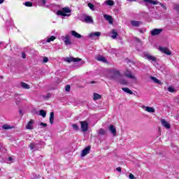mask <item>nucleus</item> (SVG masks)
Segmentation results:
<instances>
[{
	"label": "nucleus",
	"instance_id": "1",
	"mask_svg": "<svg viewBox=\"0 0 179 179\" xmlns=\"http://www.w3.org/2000/svg\"><path fill=\"white\" fill-rule=\"evenodd\" d=\"M72 10L69 7H64L62 8V10H59L57 12L58 16H67L66 13H71Z\"/></svg>",
	"mask_w": 179,
	"mask_h": 179
},
{
	"label": "nucleus",
	"instance_id": "2",
	"mask_svg": "<svg viewBox=\"0 0 179 179\" xmlns=\"http://www.w3.org/2000/svg\"><path fill=\"white\" fill-rule=\"evenodd\" d=\"M64 61L66 62H69V64H71V62H80V61H82V59L79 58V57H66L64 59Z\"/></svg>",
	"mask_w": 179,
	"mask_h": 179
},
{
	"label": "nucleus",
	"instance_id": "3",
	"mask_svg": "<svg viewBox=\"0 0 179 179\" xmlns=\"http://www.w3.org/2000/svg\"><path fill=\"white\" fill-rule=\"evenodd\" d=\"M62 40L64 41L65 45H72V41H71V36L69 35H66L65 36H62Z\"/></svg>",
	"mask_w": 179,
	"mask_h": 179
},
{
	"label": "nucleus",
	"instance_id": "4",
	"mask_svg": "<svg viewBox=\"0 0 179 179\" xmlns=\"http://www.w3.org/2000/svg\"><path fill=\"white\" fill-rule=\"evenodd\" d=\"M80 124L81 125L83 132H87V130L89 129V123L86 121H80Z\"/></svg>",
	"mask_w": 179,
	"mask_h": 179
},
{
	"label": "nucleus",
	"instance_id": "5",
	"mask_svg": "<svg viewBox=\"0 0 179 179\" xmlns=\"http://www.w3.org/2000/svg\"><path fill=\"white\" fill-rule=\"evenodd\" d=\"M91 149H92V147L89 145L86 147L84 150H83L80 155L81 157H85V156H87V155H89L90 153Z\"/></svg>",
	"mask_w": 179,
	"mask_h": 179
},
{
	"label": "nucleus",
	"instance_id": "6",
	"mask_svg": "<svg viewBox=\"0 0 179 179\" xmlns=\"http://www.w3.org/2000/svg\"><path fill=\"white\" fill-rule=\"evenodd\" d=\"M108 129L110 132L113 135V136H117V129H115V127H114V125H109Z\"/></svg>",
	"mask_w": 179,
	"mask_h": 179
},
{
	"label": "nucleus",
	"instance_id": "7",
	"mask_svg": "<svg viewBox=\"0 0 179 179\" xmlns=\"http://www.w3.org/2000/svg\"><path fill=\"white\" fill-rule=\"evenodd\" d=\"M162 31V29H154L151 31V36H159Z\"/></svg>",
	"mask_w": 179,
	"mask_h": 179
},
{
	"label": "nucleus",
	"instance_id": "8",
	"mask_svg": "<svg viewBox=\"0 0 179 179\" xmlns=\"http://www.w3.org/2000/svg\"><path fill=\"white\" fill-rule=\"evenodd\" d=\"M161 123L162 127H164V128H166L167 129H170L171 128L170 123L167 122L164 119L161 120Z\"/></svg>",
	"mask_w": 179,
	"mask_h": 179
},
{
	"label": "nucleus",
	"instance_id": "9",
	"mask_svg": "<svg viewBox=\"0 0 179 179\" xmlns=\"http://www.w3.org/2000/svg\"><path fill=\"white\" fill-rule=\"evenodd\" d=\"M160 51L163 52V54H166V55H171V51L167 48L159 47Z\"/></svg>",
	"mask_w": 179,
	"mask_h": 179
},
{
	"label": "nucleus",
	"instance_id": "10",
	"mask_svg": "<svg viewBox=\"0 0 179 179\" xmlns=\"http://www.w3.org/2000/svg\"><path fill=\"white\" fill-rule=\"evenodd\" d=\"M104 19L107 20L110 24H113L114 23V19L113 18V16L108 15H103Z\"/></svg>",
	"mask_w": 179,
	"mask_h": 179
},
{
	"label": "nucleus",
	"instance_id": "11",
	"mask_svg": "<svg viewBox=\"0 0 179 179\" xmlns=\"http://www.w3.org/2000/svg\"><path fill=\"white\" fill-rule=\"evenodd\" d=\"M112 74V79H117V78H120V76H121V73H120V71L117 70L113 71Z\"/></svg>",
	"mask_w": 179,
	"mask_h": 179
},
{
	"label": "nucleus",
	"instance_id": "12",
	"mask_svg": "<svg viewBox=\"0 0 179 179\" xmlns=\"http://www.w3.org/2000/svg\"><path fill=\"white\" fill-rule=\"evenodd\" d=\"M100 36H101V32L100 31L93 32L89 34L90 38H93V37H100Z\"/></svg>",
	"mask_w": 179,
	"mask_h": 179
},
{
	"label": "nucleus",
	"instance_id": "13",
	"mask_svg": "<svg viewBox=\"0 0 179 179\" xmlns=\"http://www.w3.org/2000/svg\"><path fill=\"white\" fill-rule=\"evenodd\" d=\"M146 59H148V61H152V62H156L157 59L155 56H152L149 54H147L145 55Z\"/></svg>",
	"mask_w": 179,
	"mask_h": 179
},
{
	"label": "nucleus",
	"instance_id": "14",
	"mask_svg": "<svg viewBox=\"0 0 179 179\" xmlns=\"http://www.w3.org/2000/svg\"><path fill=\"white\" fill-rule=\"evenodd\" d=\"M71 34L76 38H82V35L76 32V31H71Z\"/></svg>",
	"mask_w": 179,
	"mask_h": 179
},
{
	"label": "nucleus",
	"instance_id": "15",
	"mask_svg": "<svg viewBox=\"0 0 179 179\" xmlns=\"http://www.w3.org/2000/svg\"><path fill=\"white\" fill-rule=\"evenodd\" d=\"M83 22H85V23H93V18L89 15H86Z\"/></svg>",
	"mask_w": 179,
	"mask_h": 179
},
{
	"label": "nucleus",
	"instance_id": "16",
	"mask_svg": "<svg viewBox=\"0 0 179 179\" xmlns=\"http://www.w3.org/2000/svg\"><path fill=\"white\" fill-rule=\"evenodd\" d=\"M96 59L100 62H107V59L103 56L98 55L96 57Z\"/></svg>",
	"mask_w": 179,
	"mask_h": 179
},
{
	"label": "nucleus",
	"instance_id": "17",
	"mask_svg": "<svg viewBox=\"0 0 179 179\" xmlns=\"http://www.w3.org/2000/svg\"><path fill=\"white\" fill-rule=\"evenodd\" d=\"M34 122V121L33 120H31L26 125L27 129H33Z\"/></svg>",
	"mask_w": 179,
	"mask_h": 179
},
{
	"label": "nucleus",
	"instance_id": "18",
	"mask_svg": "<svg viewBox=\"0 0 179 179\" xmlns=\"http://www.w3.org/2000/svg\"><path fill=\"white\" fill-rule=\"evenodd\" d=\"M2 128H3V129H6V130H8V129H15V126H10V125H9L8 124H4L2 126Z\"/></svg>",
	"mask_w": 179,
	"mask_h": 179
},
{
	"label": "nucleus",
	"instance_id": "19",
	"mask_svg": "<svg viewBox=\"0 0 179 179\" xmlns=\"http://www.w3.org/2000/svg\"><path fill=\"white\" fill-rule=\"evenodd\" d=\"M144 2H147L148 3H150L151 5H158L159 1H153V0H143Z\"/></svg>",
	"mask_w": 179,
	"mask_h": 179
},
{
	"label": "nucleus",
	"instance_id": "20",
	"mask_svg": "<svg viewBox=\"0 0 179 179\" xmlns=\"http://www.w3.org/2000/svg\"><path fill=\"white\" fill-rule=\"evenodd\" d=\"M150 78L151 80H153L155 83H157L158 85H162V82L159 81V79H157L156 77L150 76Z\"/></svg>",
	"mask_w": 179,
	"mask_h": 179
},
{
	"label": "nucleus",
	"instance_id": "21",
	"mask_svg": "<svg viewBox=\"0 0 179 179\" xmlns=\"http://www.w3.org/2000/svg\"><path fill=\"white\" fill-rule=\"evenodd\" d=\"M131 26H133L134 27H138L139 24H141L140 21L133 20L131 22Z\"/></svg>",
	"mask_w": 179,
	"mask_h": 179
},
{
	"label": "nucleus",
	"instance_id": "22",
	"mask_svg": "<svg viewBox=\"0 0 179 179\" xmlns=\"http://www.w3.org/2000/svg\"><path fill=\"white\" fill-rule=\"evenodd\" d=\"M122 90H123V92H125V93H128L129 94H134V92L131 91V90H129V88L128 87H122Z\"/></svg>",
	"mask_w": 179,
	"mask_h": 179
},
{
	"label": "nucleus",
	"instance_id": "23",
	"mask_svg": "<svg viewBox=\"0 0 179 179\" xmlns=\"http://www.w3.org/2000/svg\"><path fill=\"white\" fill-rule=\"evenodd\" d=\"M21 86L22 89H30V85L24 82H21Z\"/></svg>",
	"mask_w": 179,
	"mask_h": 179
},
{
	"label": "nucleus",
	"instance_id": "24",
	"mask_svg": "<svg viewBox=\"0 0 179 179\" xmlns=\"http://www.w3.org/2000/svg\"><path fill=\"white\" fill-rule=\"evenodd\" d=\"M145 111L148 113H155V108L150 106L145 107Z\"/></svg>",
	"mask_w": 179,
	"mask_h": 179
},
{
	"label": "nucleus",
	"instance_id": "25",
	"mask_svg": "<svg viewBox=\"0 0 179 179\" xmlns=\"http://www.w3.org/2000/svg\"><path fill=\"white\" fill-rule=\"evenodd\" d=\"M39 115H41L43 118H45L47 117V112L44 110H39Z\"/></svg>",
	"mask_w": 179,
	"mask_h": 179
},
{
	"label": "nucleus",
	"instance_id": "26",
	"mask_svg": "<svg viewBox=\"0 0 179 179\" xmlns=\"http://www.w3.org/2000/svg\"><path fill=\"white\" fill-rule=\"evenodd\" d=\"M49 121L52 125L54 124V112L50 113Z\"/></svg>",
	"mask_w": 179,
	"mask_h": 179
},
{
	"label": "nucleus",
	"instance_id": "27",
	"mask_svg": "<svg viewBox=\"0 0 179 179\" xmlns=\"http://www.w3.org/2000/svg\"><path fill=\"white\" fill-rule=\"evenodd\" d=\"M98 134L99 135H106L107 134V131L103 128H101L99 129Z\"/></svg>",
	"mask_w": 179,
	"mask_h": 179
},
{
	"label": "nucleus",
	"instance_id": "28",
	"mask_svg": "<svg viewBox=\"0 0 179 179\" xmlns=\"http://www.w3.org/2000/svg\"><path fill=\"white\" fill-rule=\"evenodd\" d=\"M112 34H113V35H112V38H113V39H115V38H117V36H118V33L115 31V29H113L112 30Z\"/></svg>",
	"mask_w": 179,
	"mask_h": 179
},
{
	"label": "nucleus",
	"instance_id": "29",
	"mask_svg": "<svg viewBox=\"0 0 179 179\" xmlns=\"http://www.w3.org/2000/svg\"><path fill=\"white\" fill-rule=\"evenodd\" d=\"M36 146H37V144H36L34 143H31L29 144L30 150H34V149H36Z\"/></svg>",
	"mask_w": 179,
	"mask_h": 179
},
{
	"label": "nucleus",
	"instance_id": "30",
	"mask_svg": "<svg viewBox=\"0 0 179 179\" xmlns=\"http://www.w3.org/2000/svg\"><path fill=\"white\" fill-rule=\"evenodd\" d=\"M100 99H101V95L97 93H94V100H100Z\"/></svg>",
	"mask_w": 179,
	"mask_h": 179
},
{
	"label": "nucleus",
	"instance_id": "31",
	"mask_svg": "<svg viewBox=\"0 0 179 179\" xmlns=\"http://www.w3.org/2000/svg\"><path fill=\"white\" fill-rule=\"evenodd\" d=\"M126 78H129V79H134V76H132V73L131 72L125 73Z\"/></svg>",
	"mask_w": 179,
	"mask_h": 179
},
{
	"label": "nucleus",
	"instance_id": "32",
	"mask_svg": "<svg viewBox=\"0 0 179 179\" xmlns=\"http://www.w3.org/2000/svg\"><path fill=\"white\" fill-rule=\"evenodd\" d=\"M55 38H57L55 36H51L50 38H48L47 43H51V41H54Z\"/></svg>",
	"mask_w": 179,
	"mask_h": 179
},
{
	"label": "nucleus",
	"instance_id": "33",
	"mask_svg": "<svg viewBox=\"0 0 179 179\" xmlns=\"http://www.w3.org/2000/svg\"><path fill=\"white\" fill-rule=\"evenodd\" d=\"M106 4L108 5L109 6H113L114 1H113V0H108L106 1Z\"/></svg>",
	"mask_w": 179,
	"mask_h": 179
},
{
	"label": "nucleus",
	"instance_id": "34",
	"mask_svg": "<svg viewBox=\"0 0 179 179\" xmlns=\"http://www.w3.org/2000/svg\"><path fill=\"white\" fill-rule=\"evenodd\" d=\"M24 5L28 8H31V6H33V3H31V1H26Z\"/></svg>",
	"mask_w": 179,
	"mask_h": 179
},
{
	"label": "nucleus",
	"instance_id": "35",
	"mask_svg": "<svg viewBox=\"0 0 179 179\" xmlns=\"http://www.w3.org/2000/svg\"><path fill=\"white\" fill-rule=\"evenodd\" d=\"M87 6L90 8V9H91V10H94V5H93V3H88Z\"/></svg>",
	"mask_w": 179,
	"mask_h": 179
},
{
	"label": "nucleus",
	"instance_id": "36",
	"mask_svg": "<svg viewBox=\"0 0 179 179\" xmlns=\"http://www.w3.org/2000/svg\"><path fill=\"white\" fill-rule=\"evenodd\" d=\"M168 92L170 93H174L176 92V90L173 88V87H168Z\"/></svg>",
	"mask_w": 179,
	"mask_h": 179
},
{
	"label": "nucleus",
	"instance_id": "37",
	"mask_svg": "<svg viewBox=\"0 0 179 179\" xmlns=\"http://www.w3.org/2000/svg\"><path fill=\"white\" fill-rule=\"evenodd\" d=\"M72 127H73V129H75V131H79V127L78 126V124H73L72 125Z\"/></svg>",
	"mask_w": 179,
	"mask_h": 179
},
{
	"label": "nucleus",
	"instance_id": "38",
	"mask_svg": "<svg viewBox=\"0 0 179 179\" xmlns=\"http://www.w3.org/2000/svg\"><path fill=\"white\" fill-rule=\"evenodd\" d=\"M173 9L177 12H179V4H175L173 6Z\"/></svg>",
	"mask_w": 179,
	"mask_h": 179
},
{
	"label": "nucleus",
	"instance_id": "39",
	"mask_svg": "<svg viewBox=\"0 0 179 179\" xmlns=\"http://www.w3.org/2000/svg\"><path fill=\"white\" fill-rule=\"evenodd\" d=\"M43 64H47V62H48V57H44L43 59Z\"/></svg>",
	"mask_w": 179,
	"mask_h": 179
},
{
	"label": "nucleus",
	"instance_id": "40",
	"mask_svg": "<svg viewBox=\"0 0 179 179\" xmlns=\"http://www.w3.org/2000/svg\"><path fill=\"white\" fill-rule=\"evenodd\" d=\"M66 92H71V85H67L66 86Z\"/></svg>",
	"mask_w": 179,
	"mask_h": 179
},
{
	"label": "nucleus",
	"instance_id": "41",
	"mask_svg": "<svg viewBox=\"0 0 179 179\" xmlns=\"http://www.w3.org/2000/svg\"><path fill=\"white\" fill-rule=\"evenodd\" d=\"M159 5H160V6H162V8H163L164 9V10H167V7H166V6H164V4H163V3H160Z\"/></svg>",
	"mask_w": 179,
	"mask_h": 179
},
{
	"label": "nucleus",
	"instance_id": "42",
	"mask_svg": "<svg viewBox=\"0 0 179 179\" xmlns=\"http://www.w3.org/2000/svg\"><path fill=\"white\" fill-rule=\"evenodd\" d=\"M120 83H121V85H127V83H128V82H127V80H121Z\"/></svg>",
	"mask_w": 179,
	"mask_h": 179
},
{
	"label": "nucleus",
	"instance_id": "43",
	"mask_svg": "<svg viewBox=\"0 0 179 179\" xmlns=\"http://www.w3.org/2000/svg\"><path fill=\"white\" fill-rule=\"evenodd\" d=\"M129 179H135V176H134V174L130 173V174L129 175Z\"/></svg>",
	"mask_w": 179,
	"mask_h": 179
},
{
	"label": "nucleus",
	"instance_id": "44",
	"mask_svg": "<svg viewBox=\"0 0 179 179\" xmlns=\"http://www.w3.org/2000/svg\"><path fill=\"white\" fill-rule=\"evenodd\" d=\"M116 171H119V173H121V171H122V168L120 166L116 168Z\"/></svg>",
	"mask_w": 179,
	"mask_h": 179
},
{
	"label": "nucleus",
	"instance_id": "45",
	"mask_svg": "<svg viewBox=\"0 0 179 179\" xmlns=\"http://www.w3.org/2000/svg\"><path fill=\"white\" fill-rule=\"evenodd\" d=\"M41 125L42 127H47V124H45V123H44V122H41Z\"/></svg>",
	"mask_w": 179,
	"mask_h": 179
},
{
	"label": "nucleus",
	"instance_id": "46",
	"mask_svg": "<svg viewBox=\"0 0 179 179\" xmlns=\"http://www.w3.org/2000/svg\"><path fill=\"white\" fill-rule=\"evenodd\" d=\"M41 2L43 5H45V3H47V1L45 0H41Z\"/></svg>",
	"mask_w": 179,
	"mask_h": 179
},
{
	"label": "nucleus",
	"instance_id": "47",
	"mask_svg": "<svg viewBox=\"0 0 179 179\" xmlns=\"http://www.w3.org/2000/svg\"><path fill=\"white\" fill-rule=\"evenodd\" d=\"M12 160H13V158H12V157H9L8 162H12Z\"/></svg>",
	"mask_w": 179,
	"mask_h": 179
},
{
	"label": "nucleus",
	"instance_id": "48",
	"mask_svg": "<svg viewBox=\"0 0 179 179\" xmlns=\"http://www.w3.org/2000/svg\"><path fill=\"white\" fill-rule=\"evenodd\" d=\"M22 58H24V59L26 58V55L24 53H22Z\"/></svg>",
	"mask_w": 179,
	"mask_h": 179
},
{
	"label": "nucleus",
	"instance_id": "49",
	"mask_svg": "<svg viewBox=\"0 0 179 179\" xmlns=\"http://www.w3.org/2000/svg\"><path fill=\"white\" fill-rule=\"evenodd\" d=\"M5 0H0V3H3Z\"/></svg>",
	"mask_w": 179,
	"mask_h": 179
},
{
	"label": "nucleus",
	"instance_id": "50",
	"mask_svg": "<svg viewBox=\"0 0 179 179\" xmlns=\"http://www.w3.org/2000/svg\"><path fill=\"white\" fill-rule=\"evenodd\" d=\"M131 2H136V0H129Z\"/></svg>",
	"mask_w": 179,
	"mask_h": 179
},
{
	"label": "nucleus",
	"instance_id": "51",
	"mask_svg": "<svg viewBox=\"0 0 179 179\" xmlns=\"http://www.w3.org/2000/svg\"><path fill=\"white\" fill-rule=\"evenodd\" d=\"M1 79H3V76H1Z\"/></svg>",
	"mask_w": 179,
	"mask_h": 179
},
{
	"label": "nucleus",
	"instance_id": "52",
	"mask_svg": "<svg viewBox=\"0 0 179 179\" xmlns=\"http://www.w3.org/2000/svg\"><path fill=\"white\" fill-rule=\"evenodd\" d=\"M20 113L22 114V110H20Z\"/></svg>",
	"mask_w": 179,
	"mask_h": 179
},
{
	"label": "nucleus",
	"instance_id": "53",
	"mask_svg": "<svg viewBox=\"0 0 179 179\" xmlns=\"http://www.w3.org/2000/svg\"><path fill=\"white\" fill-rule=\"evenodd\" d=\"M91 83H94V81L91 82Z\"/></svg>",
	"mask_w": 179,
	"mask_h": 179
},
{
	"label": "nucleus",
	"instance_id": "54",
	"mask_svg": "<svg viewBox=\"0 0 179 179\" xmlns=\"http://www.w3.org/2000/svg\"><path fill=\"white\" fill-rule=\"evenodd\" d=\"M0 171H1V168H0Z\"/></svg>",
	"mask_w": 179,
	"mask_h": 179
}]
</instances>
